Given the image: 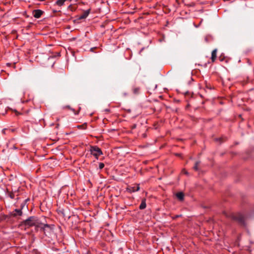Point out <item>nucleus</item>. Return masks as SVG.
Returning <instances> with one entry per match:
<instances>
[{
    "instance_id": "f257e3e1",
    "label": "nucleus",
    "mask_w": 254,
    "mask_h": 254,
    "mask_svg": "<svg viewBox=\"0 0 254 254\" xmlns=\"http://www.w3.org/2000/svg\"><path fill=\"white\" fill-rule=\"evenodd\" d=\"M41 222L38 220L36 217L32 216L26 219L24 222V224L27 227L35 226L36 228H39L40 226Z\"/></svg>"
},
{
    "instance_id": "f03ea898",
    "label": "nucleus",
    "mask_w": 254,
    "mask_h": 254,
    "mask_svg": "<svg viewBox=\"0 0 254 254\" xmlns=\"http://www.w3.org/2000/svg\"><path fill=\"white\" fill-rule=\"evenodd\" d=\"M39 228H40L46 235H47L52 232L53 226L48 224H44L41 222L40 226H39Z\"/></svg>"
},
{
    "instance_id": "7ed1b4c3",
    "label": "nucleus",
    "mask_w": 254,
    "mask_h": 254,
    "mask_svg": "<svg viewBox=\"0 0 254 254\" xmlns=\"http://www.w3.org/2000/svg\"><path fill=\"white\" fill-rule=\"evenodd\" d=\"M91 154L94 156L97 159L99 156L102 154L101 150L97 146H92L90 149Z\"/></svg>"
},
{
    "instance_id": "20e7f679",
    "label": "nucleus",
    "mask_w": 254,
    "mask_h": 254,
    "mask_svg": "<svg viewBox=\"0 0 254 254\" xmlns=\"http://www.w3.org/2000/svg\"><path fill=\"white\" fill-rule=\"evenodd\" d=\"M43 13L44 11L40 9H35L32 11V14L36 18H40Z\"/></svg>"
},
{
    "instance_id": "39448f33",
    "label": "nucleus",
    "mask_w": 254,
    "mask_h": 254,
    "mask_svg": "<svg viewBox=\"0 0 254 254\" xmlns=\"http://www.w3.org/2000/svg\"><path fill=\"white\" fill-rule=\"evenodd\" d=\"M127 190L130 192H133L138 191L139 190V185H137L133 187H129L127 188Z\"/></svg>"
},
{
    "instance_id": "423d86ee",
    "label": "nucleus",
    "mask_w": 254,
    "mask_h": 254,
    "mask_svg": "<svg viewBox=\"0 0 254 254\" xmlns=\"http://www.w3.org/2000/svg\"><path fill=\"white\" fill-rule=\"evenodd\" d=\"M90 11V9H88L83 12V13L80 16V19H84L86 18L89 15Z\"/></svg>"
},
{
    "instance_id": "0eeeda50",
    "label": "nucleus",
    "mask_w": 254,
    "mask_h": 254,
    "mask_svg": "<svg viewBox=\"0 0 254 254\" xmlns=\"http://www.w3.org/2000/svg\"><path fill=\"white\" fill-rule=\"evenodd\" d=\"M217 57V49H214L212 51L211 53V60L212 62H214Z\"/></svg>"
},
{
    "instance_id": "6e6552de",
    "label": "nucleus",
    "mask_w": 254,
    "mask_h": 254,
    "mask_svg": "<svg viewBox=\"0 0 254 254\" xmlns=\"http://www.w3.org/2000/svg\"><path fill=\"white\" fill-rule=\"evenodd\" d=\"M176 196L179 200H183L184 199V194L182 192H178L176 194Z\"/></svg>"
},
{
    "instance_id": "1a4fd4ad",
    "label": "nucleus",
    "mask_w": 254,
    "mask_h": 254,
    "mask_svg": "<svg viewBox=\"0 0 254 254\" xmlns=\"http://www.w3.org/2000/svg\"><path fill=\"white\" fill-rule=\"evenodd\" d=\"M132 92L133 94L137 95L139 94L140 92V88L139 87L134 86L132 88Z\"/></svg>"
},
{
    "instance_id": "9d476101",
    "label": "nucleus",
    "mask_w": 254,
    "mask_h": 254,
    "mask_svg": "<svg viewBox=\"0 0 254 254\" xmlns=\"http://www.w3.org/2000/svg\"><path fill=\"white\" fill-rule=\"evenodd\" d=\"M146 206V202L145 200H143L139 206V208L140 209H144Z\"/></svg>"
},
{
    "instance_id": "9b49d317",
    "label": "nucleus",
    "mask_w": 254,
    "mask_h": 254,
    "mask_svg": "<svg viewBox=\"0 0 254 254\" xmlns=\"http://www.w3.org/2000/svg\"><path fill=\"white\" fill-rule=\"evenodd\" d=\"M200 164V162L199 161H197L195 162V165L193 167V169L195 170V171H198V166Z\"/></svg>"
},
{
    "instance_id": "f8f14e48",
    "label": "nucleus",
    "mask_w": 254,
    "mask_h": 254,
    "mask_svg": "<svg viewBox=\"0 0 254 254\" xmlns=\"http://www.w3.org/2000/svg\"><path fill=\"white\" fill-rule=\"evenodd\" d=\"M77 127L79 129H85L86 128V124H84L82 125L77 126Z\"/></svg>"
},
{
    "instance_id": "ddd939ff",
    "label": "nucleus",
    "mask_w": 254,
    "mask_h": 254,
    "mask_svg": "<svg viewBox=\"0 0 254 254\" xmlns=\"http://www.w3.org/2000/svg\"><path fill=\"white\" fill-rule=\"evenodd\" d=\"M15 211L17 212L18 215L20 216L22 215V212L21 209H15Z\"/></svg>"
},
{
    "instance_id": "4468645a",
    "label": "nucleus",
    "mask_w": 254,
    "mask_h": 254,
    "mask_svg": "<svg viewBox=\"0 0 254 254\" xmlns=\"http://www.w3.org/2000/svg\"><path fill=\"white\" fill-rule=\"evenodd\" d=\"M104 167V164L103 163H100L99 165V168L100 169H102Z\"/></svg>"
},
{
    "instance_id": "2eb2a0df",
    "label": "nucleus",
    "mask_w": 254,
    "mask_h": 254,
    "mask_svg": "<svg viewBox=\"0 0 254 254\" xmlns=\"http://www.w3.org/2000/svg\"><path fill=\"white\" fill-rule=\"evenodd\" d=\"M182 172H183L184 173L186 174H188V172H187V171H186L185 169H184V170H183L182 171Z\"/></svg>"
},
{
    "instance_id": "dca6fc26",
    "label": "nucleus",
    "mask_w": 254,
    "mask_h": 254,
    "mask_svg": "<svg viewBox=\"0 0 254 254\" xmlns=\"http://www.w3.org/2000/svg\"><path fill=\"white\" fill-rule=\"evenodd\" d=\"M15 113H16L17 115L18 114L17 111H15Z\"/></svg>"
}]
</instances>
